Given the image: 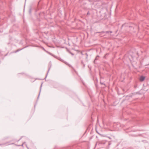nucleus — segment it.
<instances>
[{"label": "nucleus", "instance_id": "6", "mask_svg": "<svg viewBox=\"0 0 149 149\" xmlns=\"http://www.w3.org/2000/svg\"><path fill=\"white\" fill-rule=\"evenodd\" d=\"M42 84H41V86L40 87V92H39V95H38V97H39V95H40V91H41V87H42Z\"/></svg>", "mask_w": 149, "mask_h": 149}, {"label": "nucleus", "instance_id": "11", "mask_svg": "<svg viewBox=\"0 0 149 149\" xmlns=\"http://www.w3.org/2000/svg\"><path fill=\"white\" fill-rule=\"evenodd\" d=\"M71 54L72 55H74V54H73V53H71Z\"/></svg>", "mask_w": 149, "mask_h": 149}, {"label": "nucleus", "instance_id": "12", "mask_svg": "<svg viewBox=\"0 0 149 149\" xmlns=\"http://www.w3.org/2000/svg\"><path fill=\"white\" fill-rule=\"evenodd\" d=\"M29 12H30V13H31V10H29Z\"/></svg>", "mask_w": 149, "mask_h": 149}, {"label": "nucleus", "instance_id": "13", "mask_svg": "<svg viewBox=\"0 0 149 149\" xmlns=\"http://www.w3.org/2000/svg\"><path fill=\"white\" fill-rule=\"evenodd\" d=\"M6 143H4V144H6Z\"/></svg>", "mask_w": 149, "mask_h": 149}, {"label": "nucleus", "instance_id": "5", "mask_svg": "<svg viewBox=\"0 0 149 149\" xmlns=\"http://www.w3.org/2000/svg\"><path fill=\"white\" fill-rule=\"evenodd\" d=\"M99 57V56H97L95 58V59L94 60V62H95L96 60H97V59H98Z\"/></svg>", "mask_w": 149, "mask_h": 149}, {"label": "nucleus", "instance_id": "8", "mask_svg": "<svg viewBox=\"0 0 149 149\" xmlns=\"http://www.w3.org/2000/svg\"><path fill=\"white\" fill-rule=\"evenodd\" d=\"M100 83L101 84H103V85H105V84H104V83L102 82H100Z\"/></svg>", "mask_w": 149, "mask_h": 149}, {"label": "nucleus", "instance_id": "3", "mask_svg": "<svg viewBox=\"0 0 149 149\" xmlns=\"http://www.w3.org/2000/svg\"><path fill=\"white\" fill-rule=\"evenodd\" d=\"M24 48H22V49H17V50H16V51H15V53H17V52H19V51H20V50H22V49H24Z\"/></svg>", "mask_w": 149, "mask_h": 149}, {"label": "nucleus", "instance_id": "15", "mask_svg": "<svg viewBox=\"0 0 149 149\" xmlns=\"http://www.w3.org/2000/svg\"><path fill=\"white\" fill-rule=\"evenodd\" d=\"M2 145V144H0V145Z\"/></svg>", "mask_w": 149, "mask_h": 149}, {"label": "nucleus", "instance_id": "4", "mask_svg": "<svg viewBox=\"0 0 149 149\" xmlns=\"http://www.w3.org/2000/svg\"><path fill=\"white\" fill-rule=\"evenodd\" d=\"M51 65H50V67H49V68L48 70V72H47V74L46 76V77H45V78H46V77L47 76V75L48 73V72H49V70H50V68H51Z\"/></svg>", "mask_w": 149, "mask_h": 149}, {"label": "nucleus", "instance_id": "1", "mask_svg": "<svg viewBox=\"0 0 149 149\" xmlns=\"http://www.w3.org/2000/svg\"><path fill=\"white\" fill-rule=\"evenodd\" d=\"M145 79V77L143 76H141L140 78V80L141 81H143Z\"/></svg>", "mask_w": 149, "mask_h": 149}, {"label": "nucleus", "instance_id": "14", "mask_svg": "<svg viewBox=\"0 0 149 149\" xmlns=\"http://www.w3.org/2000/svg\"><path fill=\"white\" fill-rule=\"evenodd\" d=\"M26 147H27V148L28 149H29V148H28V147H27V146H26Z\"/></svg>", "mask_w": 149, "mask_h": 149}, {"label": "nucleus", "instance_id": "10", "mask_svg": "<svg viewBox=\"0 0 149 149\" xmlns=\"http://www.w3.org/2000/svg\"><path fill=\"white\" fill-rule=\"evenodd\" d=\"M25 143V142H24V143H23L22 144V145H21V146H23V144H24Z\"/></svg>", "mask_w": 149, "mask_h": 149}, {"label": "nucleus", "instance_id": "7", "mask_svg": "<svg viewBox=\"0 0 149 149\" xmlns=\"http://www.w3.org/2000/svg\"><path fill=\"white\" fill-rule=\"evenodd\" d=\"M60 60L61 61H62L64 63V61L61 58H60ZM65 63L66 64H67V63H66V62H65Z\"/></svg>", "mask_w": 149, "mask_h": 149}, {"label": "nucleus", "instance_id": "9", "mask_svg": "<svg viewBox=\"0 0 149 149\" xmlns=\"http://www.w3.org/2000/svg\"><path fill=\"white\" fill-rule=\"evenodd\" d=\"M87 15H90V13H89V11H88V12L87 13Z\"/></svg>", "mask_w": 149, "mask_h": 149}, {"label": "nucleus", "instance_id": "2", "mask_svg": "<svg viewBox=\"0 0 149 149\" xmlns=\"http://www.w3.org/2000/svg\"><path fill=\"white\" fill-rule=\"evenodd\" d=\"M102 33H112V31H102L101 32Z\"/></svg>", "mask_w": 149, "mask_h": 149}]
</instances>
